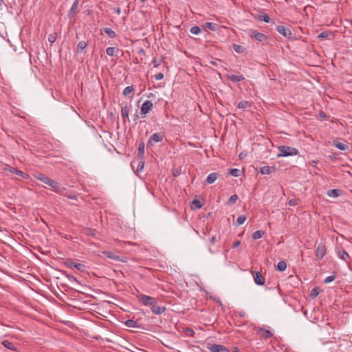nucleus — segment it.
I'll use <instances>...</instances> for the list:
<instances>
[{
	"mask_svg": "<svg viewBox=\"0 0 352 352\" xmlns=\"http://www.w3.org/2000/svg\"><path fill=\"white\" fill-rule=\"evenodd\" d=\"M36 178L44 184L48 185L50 188L56 192H60L62 190V187L58 183L51 179L49 177L42 173L37 174L36 175Z\"/></svg>",
	"mask_w": 352,
	"mask_h": 352,
	"instance_id": "f257e3e1",
	"label": "nucleus"
},
{
	"mask_svg": "<svg viewBox=\"0 0 352 352\" xmlns=\"http://www.w3.org/2000/svg\"><path fill=\"white\" fill-rule=\"evenodd\" d=\"M279 153L277 154V157H289L295 156L298 155V150L294 147L281 145L278 147Z\"/></svg>",
	"mask_w": 352,
	"mask_h": 352,
	"instance_id": "f03ea898",
	"label": "nucleus"
},
{
	"mask_svg": "<svg viewBox=\"0 0 352 352\" xmlns=\"http://www.w3.org/2000/svg\"><path fill=\"white\" fill-rule=\"evenodd\" d=\"M96 255L101 257L102 255H105L107 257L117 261L126 262V259L125 257H121L118 255L116 252L111 251H98Z\"/></svg>",
	"mask_w": 352,
	"mask_h": 352,
	"instance_id": "7ed1b4c3",
	"label": "nucleus"
},
{
	"mask_svg": "<svg viewBox=\"0 0 352 352\" xmlns=\"http://www.w3.org/2000/svg\"><path fill=\"white\" fill-rule=\"evenodd\" d=\"M136 297L139 302L144 306L153 305V303L155 301V299L154 298L143 294H139L136 296Z\"/></svg>",
	"mask_w": 352,
	"mask_h": 352,
	"instance_id": "20e7f679",
	"label": "nucleus"
},
{
	"mask_svg": "<svg viewBox=\"0 0 352 352\" xmlns=\"http://www.w3.org/2000/svg\"><path fill=\"white\" fill-rule=\"evenodd\" d=\"M3 170L5 171L8 170V171H10V173H14L16 174L17 175H19L24 179H26L30 178L29 175L23 173L21 170H19L16 169L15 168L11 167L7 164L1 165V170Z\"/></svg>",
	"mask_w": 352,
	"mask_h": 352,
	"instance_id": "39448f33",
	"label": "nucleus"
},
{
	"mask_svg": "<svg viewBox=\"0 0 352 352\" xmlns=\"http://www.w3.org/2000/svg\"><path fill=\"white\" fill-rule=\"evenodd\" d=\"M276 30L283 36L287 38H292L293 34L289 28L285 25H279L276 27Z\"/></svg>",
	"mask_w": 352,
	"mask_h": 352,
	"instance_id": "423d86ee",
	"label": "nucleus"
},
{
	"mask_svg": "<svg viewBox=\"0 0 352 352\" xmlns=\"http://www.w3.org/2000/svg\"><path fill=\"white\" fill-rule=\"evenodd\" d=\"M164 135L162 133H155L150 137L147 145L152 146L154 143L159 142L163 140Z\"/></svg>",
	"mask_w": 352,
	"mask_h": 352,
	"instance_id": "0eeeda50",
	"label": "nucleus"
},
{
	"mask_svg": "<svg viewBox=\"0 0 352 352\" xmlns=\"http://www.w3.org/2000/svg\"><path fill=\"white\" fill-rule=\"evenodd\" d=\"M208 349L211 352H229V350L226 346L219 344H209Z\"/></svg>",
	"mask_w": 352,
	"mask_h": 352,
	"instance_id": "6e6552de",
	"label": "nucleus"
},
{
	"mask_svg": "<svg viewBox=\"0 0 352 352\" xmlns=\"http://www.w3.org/2000/svg\"><path fill=\"white\" fill-rule=\"evenodd\" d=\"M254 281L257 285H263L265 284V278L259 272L252 271Z\"/></svg>",
	"mask_w": 352,
	"mask_h": 352,
	"instance_id": "1a4fd4ad",
	"label": "nucleus"
},
{
	"mask_svg": "<svg viewBox=\"0 0 352 352\" xmlns=\"http://www.w3.org/2000/svg\"><path fill=\"white\" fill-rule=\"evenodd\" d=\"M153 103L150 100L145 101L140 109L141 114L145 116L153 108Z\"/></svg>",
	"mask_w": 352,
	"mask_h": 352,
	"instance_id": "9d476101",
	"label": "nucleus"
},
{
	"mask_svg": "<svg viewBox=\"0 0 352 352\" xmlns=\"http://www.w3.org/2000/svg\"><path fill=\"white\" fill-rule=\"evenodd\" d=\"M65 266L68 268H76L79 271H84L85 270V266L82 264V263H76V262H74L72 261H68L65 263Z\"/></svg>",
	"mask_w": 352,
	"mask_h": 352,
	"instance_id": "9b49d317",
	"label": "nucleus"
},
{
	"mask_svg": "<svg viewBox=\"0 0 352 352\" xmlns=\"http://www.w3.org/2000/svg\"><path fill=\"white\" fill-rule=\"evenodd\" d=\"M326 251L327 249L324 244L321 243L317 248V250L316 251V256L318 259H322L324 256Z\"/></svg>",
	"mask_w": 352,
	"mask_h": 352,
	"instance_id": "f8f14e48",
	"label": "nucleus"
},
{
	"mask_svg": "<svg viewBox=\"0 0 352 352\" xmlns=\"http://www.w3.org/2000/svg\"><path fill=\"white\" fill-rule=\"evenodd\" d=\"M151 309L152 312L155 314H161L164 313L166 310L165 307L158 306L157 305L156 300L153 303V305L151 306Z\"/></svg>",
	"mask_w": 352,
	"mask_h": 352,
	"instance_id": "ddd939ff",
	"label": "nucleus"
},
{
	"mask_svg": "<svg viewBox=\"0 0 352 352\" xmlns=\"http://www.w3.org/2000/svg\"><path fill=\"white\" fill-rule=\"evenodd\" d=\"M129 108L127 104L122 105L121 107V116L124 122H126V120L129 121Z\"/></svg>",
	"mask_w": 352,
	"mask_h": 352,
	"instance_id": "4468645a",
	"label": "nucleus"
},
{
	"mask_svg": "<svg viewBox=\"0 0 352 352\" xmlns=\"http://www.w3.org/2000/svg\"><path fill=\"white\" fill-rule=\"evenodd\" d=\"M252 36L254 37L256 41L260 42L265 41L267 38L266 35L256 31L252 32Z\"/></svg>",
	"mask_w": 352,
	"mask_h": 352,
	"instance_id": "2eb2a0df",
	"label": "nucleus"
},
{
	"mask_svg": "<svg viewBox=\"0 0 352 352\" xmlns=\"http://www.w3.org/2000/svg\"><path fill=\"white\" fill-rule=\"evenodd\" d=\"M79 1L75 0L69 11L68 16L70 19L74 18L75 13L78 9V7Z\"/></svg>",
	"mask_w": 352,
	"mask_h": 352,
	"instance_id": "dca6fc26",
	"label": "nucleus"
},
{
	"mask_svg": "<svg viewBox=\"0 0 352 352\" xmlns=\"http://www.w3.org/2000/svg\"><path fill=\"white\" fill-rule=\"evenodd\" d=\"M333 145L340 151H346L349 148V146L346 144L339 141H333Z\"/></svg>",
	"mask_w": 352,
	"mask_h": 352,
	"instance_id": "f3484780",
	"label": "nucleus"
},
{
	"mask_svg": "<svg viewBox=\"0 0 352 352\" xmlns=\"http://www.w3.org/2000/svg\"><path fill=\"white\" fill-rule=\"evenodd\" d=\"M275 168L274 167L264 166L260 168V173L262 175H270L271 174Z\"/></svg>",
	"mask_w": 352,
	"mask_h": 352,
	"instance_id": "a211bd4d",
	"label": "nucleus"
},
{
	"mask_svg": "<svg viewBox=\"0 0 352 352\" xmlns=\"http://www.w3.org/2000/svg\"><path fill=\"white\" fill-rule=\"evenodd\" d=\"M228 79L233 81V82H240L245 79L244 76L243 75H228L227 76Z\"/></svg>",
	"mask_w": 352,
	"mask_h": 352,
	"instance_id": "6ab92c4d",
	"label": "nucleus"
},
{
	"mask_svg": "<svg viewBox=\"0 0 352 352\" xmlns=\"http://www.w3.org/2000/svg\"><path fill=\"white\" fill-rule=\"evenodd\" d=\"M144 148H145V144L143 142H141L139 144L138 148V156L140 160H143V158H144Z\"/></svg>",
	"mask_w": 352,
	"mask_h": 352,
	"instance_id": "aec40b11",
	"label": "nucleus"
},
{
	"mask_svg": "<svg viewBox=\"0 0 352 352\" xmlns=\"http://www.w3.org/2000/svg\"><path fill=\"white\" fill-rule=\"evenodd\" d=\"M1 344L3 345V346L8 349H10L12 351L16 350V347H15L14 344L12 342H10L7 340H4L1 341Z\"/></svg>",
	"mask_w": 352,
	"mask_h": 352,
	"instance_id": "412c9836",
	"label": "nucleus"
},
{
	"mask_svg": "<svg viewBox=\"0 0 352 352\" xmlns=\"http://www.w3.org/2000/svg\"><path fill=\"white\" fill-rule=\"evenodd\" d=\"M218 174L216 173H212L207 177L206 182L208 184H213L217 179Z\"/></svg>",
	"mask_w": 352,
	"mask_h": 352,
	"instance_id": "4be33fe9",
	"label": "nucleus"
},
{
	"mask_svg": "<svg viewBox=\"0 0 352 352\" xmlns=\"http://www.w3.org/2000/svg\"><path fill=\"white\" fill-rule=\"evenodd\" d=\"M337 254H338V256L344 260V261H347V259H349L350 257H349V255L348 254V253L344 250H337Z\"/></svg>",
	"mask_w": 352,
	"mask_h": 352,
	"instance_id": "5701e85b",
	"label": "nucleus"
},
{
	"mask_svg": "<svg viewBox=\"0 0 352 352\" xmlns=\"http://www.w3.org/2000/svg\"><path fill=\"white\" fill-rule=\"evenodd\" d=\"M327 195L331 197H338L340 195V190L338 189H331L328 190Z\"/></svg>",
	"mask_w": 352,
	"mask_h": 352,
	"instance_id": "b1692460",
	"label": "nucleus"
},
{
	"mask_svg": "<svg viewBox=\"0 0 352 352\" xmlns=\"http://www.w3.org/2000/svg\"><path fill=\"white\" fill-rule=\"evenodd\" d=\"M118 48L114 47H109L106 49V53L111 56L116 55V52H118Z\"/></svg>",
	"mask_w": 352,
	"mask_h": 352,
	"instance_id": "393cba45",
	"label": "nucleus"
},
{
	"mask_svg": "<svg viewBox=\"0 0 352 352\" xmlns=\"http://www.w3.org/2000/svg\"><path fill=\"white\" fill-rule=\"evenodd\" d=\"M204 27L212 31H216L217 30L218 25L212 22H206L204 24Z\"/></svg>",
	"mask_w": 352,
	"mask_h": 352,
	"instance_id": "a878e982",
	"label": "nucleus"
},
{
	"mask_svg": "<svg viewBox=\"0 0 352 352\" xmlns=\"http://www.w3.org/2000/svg\"><path fill=\"white\" fill-rule=\"evenodd\" d=\"M103 31L111 38H113L116 36V33L111 28H105L103 29Z\"/></svg>",
	"mask_w": 352,
	"mask_h": 352,
	"instance_id": "bb28decb",
	"label": "nucleus"
},
{
	"mask_svg": "<svg viewBox=\"0 0 352 352\" xmlns=\"http://www.w3.org/2000/svg\"><path fill=\"white\" fill-rule=\"evenodd\" d=\"M287 263L284 261H280L278 263L276 267L280 272H284L287 269Z\"/></svg>",
	"mask_w": 352,
	"mask_h": 352,
	"instance_id": "cd10ccee",
	"label": "nucleus"
},
{
	"mask_svg": "<svg viewBox=\"0 0 352 352\" xmlns=\"http://www.w3.org/2000/svg\"><path fill=\"white\" fill-rule=\"evenodd\" d=\"M87 43L85 41L79 42L77 45V52H81L87 47Z\"/></svg>",
	"mask_w": 352,
	"mask_h": 352,
	"instance_id": "c85d7f7f",
	"label": "nucleus"
},
{
	"mask_svg": "<svg viewBox=\"0 0 352 352\" xmlns=\"http://www.w3.org/2000/svg\"><path fill=\"white\" fill-rule=\"evenodd\" d=\"M134 91V89L132 86H128L126 87L124 91H123V95L124 96H129V95L132 94Z\"/></svg>",
	"mask_w": 352,
	"mask_h": 352,
	"instance_id": "c756f323",
	"label": "nucleus"
},
{
	"mask_svg": "<svg viewBox=\"0 0 352 352\" xmlns=\"http://www.w3.org/2000/svg\"><path fill=\"white\" fill-rule=\"evenodd\" d=\"M258 19L265 23H270L271 19L268 14L263 13L259 15Z\"/></svg>",
	"mask_w": 352,
	"mask_h": 352,
	"instance_id": "7c9ffc66",
	"label": "nucleus"
},
{
	"mask_svg": "<svg viewBox=\"0 0 352 352\" xmlns=\"http://www.w3.org/2000/svg\"><path fill=\"white\" fill-rule=\"evenodd\" d=\"M264 234V232L262 231V230H257L256 232H254L252 234V239L254 240H257V239H261L263 235Z\"/></svg>",
	"mask_w": 352,
	"mask_h": 352,
	"instance_id": "2f4dec72",
	"label": "nucleus"
},
{
	"mask_svg": "<svg viewBox=\"0 0 352 352\" xmlns=\"http://www.w3.org/2000/svg\"><path fill=\"white\" fill-rule=\"evenodd\" d=\"M250 107V104L249 103V102L246 101V100H242L241 102H239L238 104V107L239 109H245L247 107Z\"/></svg>",
	"mask_w": 352,
	"mask_h": 352,
	"instance_id": "473e14b6",
	"label": "nucleus"
},
{
	"mask_svg": "<svg viewBox=\"0 0 352 352\" xmlns=\"http://www.w3.org/2000/svg\"><path fill=\"white\" fill-rule=\"evenodd\" d=\"M125 324H126L128 327H138V322H137V321L133 320H127L125 322Z\"/></svg>",
	"mask_w": 352,
	"mask_h": 352,
	"instance_id": "72a5a7b5",
	"label": "nucleus"
},
{
	"mask_svg": "<svg viewBox=\"0 0 352 352\" xmlns=\"http://www.w3.org/2000/svg\"><path fill=\"white\" fill-rule=\"evenodd\" d=\"M232 47L233 50L237 53H243L244 52V48L241 45L234 44Z\"/></svg>",
	"mask_w": 352,
	"mask_h": 352,
	"instance_id": "f704fd0d",
	"label": "nucleus"
},
{
	"mask_svg": "<svg viewBox=\"0 0 352 352\" xmlns=\"http://www.w3.org/2000/svg\"><path fill=\"white\" fill-rule=\"evenodd\" d=\"M245 220H246V217L245 216L240 215L239 217H238V218L236 219V223L237 226H241V225L244 223Z\"/></svg>",
	"mask_w": 352,
	"mask_h": 352,
	"instance_id": "c9c22d12",
	"label": "nucleus"
},
{
	"mask_svg": "<svg viewBox=\"0 0 352 352\" xmlns=\"http://www.w3.org/2000/svg\"><path fill=\"white\" fill-rule=\"evenodd\" d=\"M200 32H201V30H200L199 27H198L197 25L192 26L190 28V32L192 34L197 35L200 33Z\"/></svg>",
	"mask_w": 352,
	"mask_h": 352,
	"instance_id": "e433bc0d",
	"label": "nucleus"
},
{
	"mask_svg": "<svg viewBox=\"0 0 352 352\" xmlns=\"http://www.w3.org/2000/svg\"><path fill=\"white\" fill-rule=\"evenodd\" d=\"M260 331H264V334L263 335L265 338H270L272 336V333L269 330H264L263 328L259 329Z\"/></svg>",
	"mask_w": 352,
	"mask_h": 352,
	"instance_id": "4c0bfd02",
	"label": "nucleus"
},
{
	"mask_svg": "<svg viewBox=\"0 0 352 352\" xmlns=\"http://www.w3.org/2000/svg\"><path fill=\"white\" fill-rule=\"evenodd\" d=\"M238 199V196L237 195L234 194V195H232L229 200H228V204H235L236 202Z\"/></svg>",
	"mask_w": 352,
	"mask_h": 352,
	"instance_id": "58836bf2",
	"label": "nucleus"
},
{
	"mask_svg": "<svg viewBox=\"0 0 352 352\" xmlns=\"http://www.w3.org/2000/svg\"><path fill=\"white\" fill-rule=\"evenodd\" d=\"M144 166V163L143 160H141L140 161L138 162L136 170L138 172L142 171Z\"/></svg>",
	"mask_w": 352,
	"mask_h": 352,
	"instance_id": "ea45409f",
	"label": "nucleus"
},
{
	"mask_svg": "<svg viewBox=\"0 0 352 352\" xmlns=\"http://www.w3.org/2000/svg\"><path fill=\"white\" fill-rule=\"evenodd\" d=\"M230 173L231 174V175L234 177H239L240 170L238 168H231L230 170Z\"/></svg>",
	"mask_w": 352,
	"mask_h": 352,
	"instance_id": "a19ab883",
	"label": "nucleus"
},
{
	"mask_svg": "<svg viewBox=\"0 0 352 352\" xmlns=\"http://www.w3.org/2000/svg\"><path fill=\"white\" fill-rule=\"evenodd\" d=\"M319 294V292H318V289L315 287L314 289H311V296L313 298H315L316 297H317Z\"/></svg>",
	"mask_w": 352,
	"mask_h": 352,
	"instance_id": "79ce46f5",
	"label": "nucleus"
},
{
	"mask_svg": "<svg viewBox=\"0 0 352 352\" xmlns=\"http://www.w3.org/2000/svg\"><path fill=\"white\" fill-rule=\"evenodd\" d=\"M192 205L195 206V207L198 209L201 208L203 205L200 202V201L197 200V199H194L192 202Z\"/></svg>",
	"mask_w": 352,
	"mask_h": 352,
	"instance_id": "37998d69",
	"label": "nucleus"
},
{
	"mask_svg": "<svg viewBox=\"0 0 352 352\" xmlns=\"http://www.w3.org/2000/svg\"><path fill=\"white\" fill-rule=\"evenodd\" d=\"M56 39V36L55 34H51L48 36V41L50 43H54Z\"/></svg>",
	"mask_w": 352,
	"mask_h": 352,
	"instance_id": "c03bdc74",
	"label": "nucleus"
},
{
	"mask_svg": "<svg viewBox=\"0 0 352 352\" xmlns=\"http://www.w3.org/2000/svg\"><path fill=\"white\" fill-rule=\"evenodd\" d=\"M161 62H162L161 60H158L156 58H153V60H152V63H153L154 67H159L160 63H161Z\"/></svg>",
	"mask_w": 352,
	"mask_h": 352,
	"instance_id": "a18cd8bd",
	"label": "nucleus"
},
{
	"mask_svg": "<svg viewBox=\"0 0 352 352\" xmlns=\"http://www.w3.org/2000/svg\"><path fill=\"white\" fill-rule=\"evenodd\" d=\"M336 278V276L335 275H331V276H327L325 280H324V283H331L332 281H333Z\"/></svg>",
	"mask_w": 352,
	"mask_h": 352,
	"instance_id": "49530a36",
	"label": "nucleus"
},
{
	"mask_svg": "<svg viewBox=\"0 0 352 352\" xmlns=\"http://www.w3.org/2000/svg\"><path fill=\"white\" fill-rule=\"evenodd\" d=\"M329 36V33L327 32H322L320 34H318V38H326Z\"/></svg>",
	"mask_w": 352,
	"mask_h": 352,
	"instance_id": "de8ad7c7",
	"label": "nucleus"
},
{
	"mask_svg": "<svg viewBox=\"0 0 352 352\" xmlns=\"http://www.w3.org/2000/svg\"><path fill=\"white\" fill-rule=\"evenodd\" d=\"M298 204V200L296 199H292L289 201V205L291 206H295Z\"/></svg>",
	"mask_w": 352,
	"mask_h": 352,
	"instance_id": "09e8293b",
	"label": "nucleus"
},
{
	"mask_svg": "<svg viewBox=\"0 0 352 352\" xmlns=\"http://www.w3.org/2000/svg\"><path fill=\"white\" fill-rule=\"evenodd\" d=\"M185 332L188 335V336H193L195 332L193 330H192L190 328H186V330H185Z\"/></svg>",
	"mask_w": 352,
	"mask_h": 352,
	"instance_id": "8fccbe9b",
	"label": "nucleus"
},
{
	"mask_svg": "<svg viewBox=\"0 0 352 352\" xmlns=\"http://www.w3.org/2000/svg\"><path fill=\"white\" fill-rule=\"evenodd\" d=\"M155 78L157 80H160L164 78V74L162 73H158L155 76Z\"/></svg>",
	"mask_w": 352,
	"mask_h": 352,
	"instance_id": "3c124183",
	"label": "nucleus"
},
{
	"mask_svg": "<svg viewBox=\"0 0 352 352\" xmlns=\"http://www.w3.org/2000/svg\"><path fill=\"white\" fill-rule=\"evenodd\" d=\"M216 244H217V243H211V244H210V247H209V250H210L211 252H212V253H214V251H213V250H212V249H213L214 248H215V245H216Z\"/></svg>",
	"mask_w": 352,
	"mask_h": 352,
	"instance_id": "603ef678",
	"label": "nucleus"
},
{
	"mask_svg": "<svg viewBox=\"0 0 352 352\" xmlns=\"http://www.w3.org/2000/svg\"><path fill=\"white\" fill-rule=\"evenodd\" d=\"M113 10L118 15L120 14V13H121V9L119 7L114 8Z\"/></svg>",
	"mask_w": 352,
	"mask_h": 352,
	"instance_id": "864d4df0",
	"label": "nucleus"
},
{
	"mask_svg": "<svg viewBox=\"0 0 352 352\" xmlns=\"http://www.w3.org/2000/svg\"><path fill=\"white\" fill-rule=\"evenodd\" d=\"M245 312H243V311H242V312H240V313H239V316H240L241 317H244V316H245Z\"/></svg>",
	"mask_w": 352,
	"mask_h": 352,
	"instance_id": "5fc2aeb1",
	"label": "nucleus"
},
{
	"mask_svg": "<svg viewBox=\"0 0 352 352\" xmlns=\"http://www.w3.org/2000/svg\"><path fill=\"white\" fill-rule=\"evenodd\" d=\"M240 245L239 243H234V248H237L239 245Z\"/></svg>",
	"mask_w": 352,
	"mask_h": 352,
	"instance_id": "6e6d98bb",
	"label": "nucleus"
},
{
	"mask_svg": "<svg viewBox=\"0 0 352 352\" xmlns=\"http://www.w3.org/2000/svg\"><path fill=\"white\" fill-rule=\"evenodd\" d=\"M138 118V115H134V120H137Z\"/></svg>",
	"mask_w": 352,
	"mask_h": 352,
	"instance_id": "4d7b16f0",
	"label": "nucleus"
},
{
	"mask_svg": "<svg viewBox=\"0 0 352 352\" xmlns=\"http://www.w3.org/2000/svg\"><path fill=\"white\" fill-rule=\"evenodd\" d=\"M239 157H240L241 159H242V158L243 157V155H242V154L241 153V154L239 155Z\"/></svg>",
	"mask_w": 352,
	"mask_h": 352,
	"instance_id": "13d9d810",
	"label": "nucleus"
},
{
	"mask_svg": "<svg viewBox=\"0 0 352 352\" xmlns=\"http://www.w3.org/2000/svg\"><path fill=\"white\" fill-rule=\"evenodd\" d=\"M214 237H212V242H213V241H214Z\"/></svg>",
	"mask_w": 352,
	"mask_h": 352,
	"instance_id": "bf43d9fd",
	"label": "nucleus"
}]
</instances>
